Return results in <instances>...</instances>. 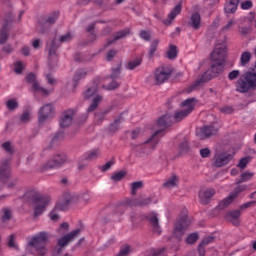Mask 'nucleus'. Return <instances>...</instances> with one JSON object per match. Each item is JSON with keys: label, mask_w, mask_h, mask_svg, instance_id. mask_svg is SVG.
Returning a JSON list of instances; mask_svg holds the SVG:
<instances>
[{"label": "nucleus", "mask_w": 256, "mask_h": 256, "mask_svg": "<svg viewBox=\"0 0 256 256\" xmlns=\"http://www.w3.org/2000/svg\"><path fill=\"white\" fill-rule=\"evenodd\" d=\"M116 55H117V51L115 50L109 51L106 56V61H112L113 57H115Z\"/></svg>", "instance_id": "680f3d73"}, {"label": "nucleus", "mask_w": 256, "mask_h": 256, "mask_svg": "<svg viewBox=\"0 0 256 256\" xmlns=\"http://www.w3.org/2000/svg\"><path fill=\"white\" fill-rule=\"evenodd\" d=\"M239 75H241V72L239 70H234L228 74V79L230 81H235Z\"/></svg>", "instance_id": "603ef678"}, {"label": "nucleus", "mask_w": 256, "mask_h": 256, "mask_svg": "<svg viewBox=\"0 0 256 256\" xmlns=\"http://www.w3.org/2000/svg\"><path fill=\"white\" fill-rule=\"evenodd\" d=\"M180 155H184V153L189 152V143L187 141L182 142L179 146Z\"/></svg>", "instance_id": "a18cd8bd"}, {"label": "nucleus", "mask_w": 256, "mask_h": 256, "mask_svg": "<svg viewBox=\"0 0 256 256\" xmlns=\"http://www.w3.org/2000/svg\"><path fill=\"white\" fill-rule=\"evenodd\" d=\"M46 78H47V81L50 85H54L55 84V79L53 77H51L50 74H46Z\"/></svg>", "instance_id": "774afa93"}, {"label": "nucleus", "mask_w": 256, "mask_h": 256, "mask_svg": "<svg viewBox=\"0 0 256 256\" xmlns=\"http://www.w3.org/2000/svg\"><path fill=\"white\" fill-rule=\"evenodd\" d=\"M113 167V162L109 161L100 167L101 171H109Z\"/></svg>", "instance_id": "052dcab7"}, {"label": "nucleus", "mask_w": 256, "mask_h": 256, "mask_svg": "<svg viewBox=\"0 0 256 256\" xmlns=\"http://www.w3.org/2000/svg\"><path fill=\"white\" fill-rule=\"evenodd\" d=\"M233 160V154H229L227 152H222L215 154L214 156V167H225V165H229Z\"/></svg>", "instance_id": "9b49d317"}, {"label": "nucleus", "mask_w": 256, "mask_h": 256, "mask_svg": "<svg viewBox=\"0 0 256 256\" xmlns=\"http://www.w3.org/2000/svg\"><path fill=\"white\" fill-rule=\"evenodd\" d=\"M200 156L203 159H207V157H211V149H209V148L200 149Z\"/></svg>", "instance_id": "3c124183"}, {"label": "nucleus", "mask_w": 256, "mask_h": 256, "mask_svg": "<svg viewBox=\"0 0 256 256\" xmlns=\"http://www.w3.org/2000/svg\"><path fill=\"white\" fill-rule=\"evenodd\" d=\"M256 205V201H250V202H246L244 204H242L240 206V209L243 210V209H249V207H255Z\"/></svg>", "instance_id": "13d9d810"}, {"label": "nucleus", "mask_w": 256, "mask_h": 256, "mask_svg": "<svg viewBox=\"0 0 256 256\" xmlns=\"http://www.w3.org/2000/svg\"><path fill=\"white\" fill-rule=\"evenodd\" d=\"M219 128L213 124L210 126H203L202 128H198L196 131L197 137L199 139H208V137H212V135H217Z\"/></svg>", "instance_id": "9d476101"}, {"label": "nucleus", "mask_w": 256, "mask_h": 256, "mask_svg": "<svg viewBox=\"0 0 256 256\" xmlns=\"http://www.w3.org/2000/svg\"><path fill=\"white\" fill-rule=\"evenodd\" d=\"M141 39H144V41H149L151 39V33L149 31H141L140 32Z\"/></svg>", "instance_id": "6e6d98bb"}, {"label": "nucleus", "mask_w": 256, "mask_h": 256, "mask_svg": "<svg viewBox=\"0 0 256 256\" xmlns=\"http://www.w3.org/2000/svg\"><path fill=\"white\" fill-rule=\"evenodd\" d=\"M242 9L247 10L251 9L253 7V2L251 1H245L241 4Z\"/></svg>", "instance_id": "bf43d9fd"}, {"label": "nucleus", "mask_w": 256, "mask_h": 256, "mask_svg": "<svg viewBox=\"0 0 256 256\" xmlns=\"http://www.w3.org/2000/svg\"><path fill=\"white\" fill-rule=\"evenodd\" d=\"M65 209L66 207L63 204H56L55 208L49 214L51 221H59V211H65Z\"/></svg>", "instance_id": "393cba45"}, {"label": "nucleus", "mask_w": 256, "mask_h": 256, "mask_svg": "<svg viewBox=\"0 0 256 256\" xmlns=\"http://www.w3.org/2000/svg\"><path fill=\"white\" fill-rule=\"evenodd\" d=\"M159 43H160L159 39H154L151 42V45L148 51L149 57H155V53L157 52V47H159Z\"/></svg>", "instance_id": "7c9ffc66"}, {"label": "nucleus", "mask_w": 256, "mask_h": 256, "mask_svg": "<svg viewBox=\"0 0 256 256\" xmlns=\"http://www.w3.org/2000/svg\"><path fill=\"white\" fill-rule=\"evenodd\" d=\"M129 33H131V30L129 28H126V29L118 32L114 36V41H117V39H123V37H127V35H129Z\"/></svg>", "instance_id": "a19ab883"}, {"label": "nucleus", "mask_w": 256, "mask_h": 256, "mask_svg": "<svg viewBox=\"0 0 256 256\" xmlns=\"http://www.w3.org/2000/svg\"><path fill=\"white\" fill-rule=\"evenodd\" d=\"M169 77H171V71L165 68H159L156 70L155 80L158 85H161V83H165V81H167Z\"/></svg>", "instance_id": "f3484780"}, {"label": "nucleus", "mask_w": 256, "mask_h": 256, "mask_svg": "<svg viewBox=\"0 0 256 256\" xmlns=\"http://www.w3.org/2000/svg\"><path fill=\"white\" fill-rule=\"evenodd\" d=\"M101 155V151L99 149H93L84 154V158L86 161H93L97 159Z\"/></svg>", "instance_id": "cd10ccee"}, {"label": "nucleus", "mask_w": 256, "mask_h": 256, "mask_svg": "<svg viewBox=\"0 0 256 256\" xmlns=\"http://www.w3.org/2000/svg\"><path fill=\"white\" fill-rule=\"evenodd\" d=\"M32 46L34 49H39V47H41V40L40 39H36L32 42Z\"/></svg>", "instance_id": "0e129e2a"}, {"label": "nucleus", "mask_w": 256, "mask_h": 256, "mask_svg": "<svg viewBox=\"0 0 256 256\" xmlns=\"http://www.w3.org/2000/svg\"><path fill=\"white\" fill-rule=\"evenodd\" d=\"M120 73H121V68L120 67L114 69L113 73L111 75V79H117V77H119Z\"/></svg>", "instance_id": "e2e57ef3"}, {"label": "nucleus", "mask_w": 256, "mask_h": 256, "mask_svg": "<svg viewBox=\"0 0 256 256\" xmlns=\"http://www.w3.org/2000/svg\"><path fill=\"white\" fill-rule=\"evenodd\" d=\"M9 219H11V210H9V208H4L1 211V221L2 223H7Z\"/></svg>", "instance_id": "c9c22d12"}, {"label": "nucleus", "mask_w": 256, "mask_h": 256, "mask_svg": "<svg viewBox=\"0 0 256 256\" xmlns=\"http://www.w3.org/2000/svg\"><path fill=\"white\" fill-rule=\"evenodd\" d=\"M196 100L195 98H189L181 104L182 110L176 111L174 116L171 117L169 114H165L160 117L157 121L158 130L153 134V136L147 140V145L154 149L157 147V143H159V135L171 125V123H179L185 119L188 115L191 114L195 107Z\"/></svg>", "instance_id": "f257e3e1"}, {"label": "nucleus", "mask_w": 256, "mask_h": 256, "mask_svg": "<svg viewBox=\"0 0 256 256\" xmlns=\"http://www.w3.org/2000/svg\"><path fill=\"white\" fill-rule=\"evenodd\" d=\"M79 233H81V229H76L62 236L60 239H58V242H57V245L59 247L58 253H61V249H63V247H67L69 243H72V241H75V239L79 237Z\"/></svg>", "instance_id": "0eeeda50"}, {"label": "nucleus", "mask_w": 256, "mask_h": 256, "mask_svg": "<svg viewBox=\"0 0 256 256\" xmlns=\"http://www.w3.org/2000/svg\"><path fill=\"white\" fill-rule=\"evenodd\" d=\"M238 93H249L256 87V70L247 71L235 83Z\"/></svg>", "instance_id": "20e7f679"}, {"label": "nucleus", "mask_w": 256, "mask_h": 256, "mask_svg": "<svg viewBox=\"0 0 256 256\" xmlns=\"http://www.w3.org/2000/svg\"><path fill=\"white\" fill-rule=\"evenodd\" d=\"M215 195V189L213 188H202L199 192V200L202 205H207L211 198Z\"/></svg>", "instance_id": "2eb2a0df"}, {"label": "nucleus", "mask_w": 256, "mask_h": 256, "mask_svg": "<svg viewBox=\"0 0 256 256\" xmlns=\"http://www.w3.org/2000/svg\"><path fill=\"white\" fill-rule=\"evenodd\" d=\"M55 115V108L51 104H46L42 106L38 112V121L39 123H45L49 119H53Z\"/></svg>", "instance_id": "6e6552de"}, {"label": "nucleus", "mask_w": 256, "mask_h": 256, "mask_svg": "<svg viewBox=\"0 0 256 256\" xmlns=\"http://www.w3.org/2000/svg\"><path fill=\"white\" fill-rule=\"evenodd\" d=\"M181 9V3L177 4L168 14V18L163 21L164 25H171L173 20H175V17L181 14Z\"/></svg>", "instance_id": "b1692460"}, {"label": "nucleus", "mask_w": 256, "mask_h": 256, "mask_svg": "<svg viewBox=\"0 0 256 256\" xmlns=\"http://www.w3.org/2000/svg\"><path fill=\"white\" fill-rule=\"evenodd\" d=\"M235 25H237V21L230 20V21L227 22L226 25H224L222 27V31H231V29H233V27H235Z\"/></svg>", "instance_id": "49530a36"}, {"label": "nucleus", "mask_w": 256, "mask_h": 256, "mask_svg": "<svg viewBox=\"0 0 256 256\" xmlns=\"http://www.w3.org/2000/svg\"><path fill=\"white\" fill-rule=\"evenodd\" d=\"M240 217L241 211L239 210L230 211L225 215V219L230 221L232 225H239L241 223Z\"/></svg>", "instance_id": "5701e85b"}, {"label": "nucleus", "mask_w": 256, "mask_h": 256, "mask_svg": "<svg viewBox=\"0 0 256 256\" xmlns=\"http://www.w3.org/2000/svg\"><path fill=\"white\" fill-rule=\"evenodd\" d=\"M197 239H199V234L197 233H192L190 234L187 238H186V243L188 245H193V243H195L197 241Z\"/></svg>", "instance_id": "37998d69"}, {"label": "nucleus", "mask_w": 256, "mask_h": 256, "mask_svg": "<svg viewBox=\"0 0 256 256\" xmlns=\"http://www.w3.org/2000/svg\"><path fill=\"white\" fill-rule=\"evenodd\" d=\"M17 236L15 234H11L8 238V246L12 249H17V242H16Z\"/></svg>", "instance_id": "79ce46f5"}, {"label": "nucleus", "mask_w": 256, "mask_h": 256, "mask_svg": "<svg viewBox=\"0 0 256 256\" xmlns=\"http://www.w3.org/2000/svg\"><path fill=\"white\" fill-rule=\"evenodd\" d=\"M2 148L6 150L7 153H13V145H11L10 142L2 144Z\"/></svg>", "instance_id": "4d7b16f0"}, {"label": "nucleus", "mask_w": 256, "mask_h": 256, "mask_svg": "<svg viewBox=\"0 0 256 256\" xmlns=\"http://www.w3.org/2000/svg\"><path fill=\"white\" fill-rule=\"evenodd\" d=\"M8 37L9 31L7 30V26H4L0 32V45H4V43H7Z\"/></svg>", "instance_id": "72a5a7b5"}, {"label": "nucleus", "mask_w": 256, "mask_h": 256, "mask_svg": "<svg viewBox=\"0 0 256 256\" xmlns=\"http://www.w3.org/2000/svg\"><path fill=\"white\" fill-rule=\"evenodd\" d=\"M177 53H178L177 46L171 44L167 51V58L168 59H177Z\"/></svg>", "instance_id": "2f4dec72"}, {"label": "nucleus", "mask_w": 256, "mask_h": 256, "mask_svg": "<svg viewBox=\"0 0 256 256\" xmlns=\"http://www.w3.org/2000/svg\"><path fill=\"white\" fill-rule=\"evenodd\" d=\"M125 175H126L125 171H120V172L112 175L111 180L112 181H121V179H123V177H125Z\"/></svg>", "instance_id": "8fccbe9b"}, {"label": "nucleus", "mask_w": 256, "mask_h": 256, "mask_svg": "<svg viewBox=\"0 0 256 256\" xmlns=\"http://www.w3.org/2000/svg\"><path fill=\"white\" fill-rule=\"evenodd\" d=\"M50 201L49 197H39L34 203V216L39 217V215H42Z\"/></svg>", "instance_id": "f8f14e48"}, {"label": "nucleus", "mask_w": 256, "mask_h": 256, "mask_svg": "<svg viewBox=\"0 0 256 256\" xmlns=\"http://www.w3.org/2000/svg\"><path fill=\"white\" fill-rule=\"evenodd\" d=\"M49 239V234L47 232H40L36 236L32 237L28 246L27 252L35 256H43L47 253V248H45V243Z\"/></svg>", "instance_id": "7ed1b4c3"}, {"label": "nucleus", "mask_w": 256, "mask_h": 256, "mask_svg": "<svg viewBox=\"0 0 256 256\" xmlns=\"http://www.w3.org/2000/svg\"><path fill=\"white\" fill-rule=\"evenodd\" d=\"M61 230H63L64 232L69 231V224L68 223L61 224V226H60L58 231H61Z\"/></svg>", "instance_id": "338daca9"}, {"label": "nucleus", "mask_w": 256, "mask_h": 256, "mask_svg": "<svg viewBox=\"0 0 256 256\" xmlns=\"http://www.w3.org/2000/svg\"><path fill=\"white\" fill-rule=\"evenodd\" d=\"M251 52L245 51L241 54L240 57V65L241 67H245V65H248V63L251 61Z\"/></svg>", "instance_id": "c756f323"}, {"label": "nucleus", "mask_w": 256, "mask_h": 256, "mask_svg": "<svg viewBox=\"0 0 256 256\" xmlns=\"http://www.w3.org/2000/svg\"><path fill=\"white\" fill-rule=\"evenodd\" d=\"M26 79H27L28 83L33 84V91L43 93V95H49V93H51V91H49L39 85V83L36 81L35 74H33V73L28 74Z\"/></svg>", "instance_id": "dca6fc26"}, {"label": "nucleus", "mask_w": 256, "mask_h": 256, "mask_svg": "<svg viewBox=\"0 0 256 256\" xmlns=\"http://www.w3.org/2000/svg\"><path fill=\"white\" fill-rule=\"evenodd\" d=\"M37 197H39V192L35 189H29L24 194L25 199H37Z\"/></svg>", "instance_id": "f704fd0d"}, {"label": "nucleus", "mask_w": 256, "mask_h": 256, "mask_svg": "<svg viewBox=\"0 0 256 256\" xmlns=\"http://www.w3.org/2000/svg\"><path fill=\"white\" fill-rule=\"evenodd\" d=\"M223 69H225V62H212V66L208 71L210 73V79L223 73Z\"/></svg>", "instance_id": "aec40b11"}, {"label": "nucleus", "mask_w": 256, "mask_h": 256, "mask_svg": "<svg viewBox=\"0 0 256 256\" xmlns=\"http://www.w3.org/2000/svg\"><path fill=\"white\" fill-rule=\"evenodd\" d=\"M85 77H87V71H85V69H79L76 71L72 82L67 84V87L69 89H75V87H77V82L81 81V79H85Z\"/></svg>", "instance_id": "412c9836"}, {"label": "nucleus", "mask_w": 256, "mask_h": 256, "mask_svg": "<svg viewBox=\"0 0 256 256\" xmlns=\"http://www.w3.org/2000/svg\"><path fill=\"white\" fill-rule=\"evenodd\" d=\"M106 82H107V79H101L98 77L93 81V85L83 93L84 99L92 100L91 105L87 109L88 113H92V111H95V109H97L99 107V104L103 101V96L98 92L99 87L101 86V83H103L102 84L103 89H107V91H111L119 87V84L114 80H112V83L108 86L107 84H105Z\"/></svg>", "instance_id": "f03ea898"}, {"label": "nucleus", "mask_w": 256, "mask_h": 256, "mask_svg": "<svg viewBox=\"0 0 256 256\" xmlns=\"http://www.w3.org/2000/svg\"><path fill=\"white\" fill-rule=\"evenodd\" d=\"M253 172H244L241 174V179L237 183H245L253 179Z\"/></svg>", "instance_id": "4c0bfd02"}, {"label": "nucleus", "mask_w": 256, "mask_h": 256, "mask_svg": "<svg viewBox=\"0 0 256 256\" xmlns=\"http://www.w3.org/2000/svg\"><path fill=\"white\" fill-rule=\"evenodd\" d=\"M249 161H251L250 157H244V158L240 159L237 167H239L240 169H245L247 167V165H249Z\"/></svg>", "instance_id": "c03bdc74"}, {"label": "nucleus", "mask_w": 256, "mask_h": 256, "mask_svg": "<svg viewBox=\"0 0 256 256\" xmlns=\"http://www.w3.org/2000/svg\"><path fill=\"white\" fill-rule=\"evenodd\" d=\"M11 177V161L4 160L0 164V181H7Z\"/></svg>", "instance_id": "4468645a"}, {"label": "nucleus", "mask_w": 256, "mask_h": 256, "mask_svg": "<svg viewBox=\"0 0 256 256\" xmlns=\"http://www.w3.org/2000/svg\"><path fill=\"white\" fill-rule=\"evenodd\" d=\"M189 27L194 29L195 31H199L201 27H203V23L201 22V14L200 13H193L190 16V19L188 21Z\"/></svg>", "instance_id": "a211bd4d"}, {"label": "nucleus", "mask_w": 256, "mask_h": 256, "mask_svg": "<svg viewBox=\"0 0 256 256\" xmlns=\"http://www.w3.org/2000/svg\"><path fill=\"white\" fill-rule=\"evenodd\" d=\"M20 121L22 123H27L28 121H31V112L30 111L23 112V114L20 116Z\"/></svg>", "instance_id": "de8ad7c7"}, {"label": "nucleus", "mask_w": 256, "mask_h": 256, "mask_svg": "<svg viewBox=\"0 0 256 256\" xmlns=\"http://www.w3.org/2000/svg\"><path fill=\"white\" fill-rule=\"evenodd\" d=\"M6 106L9 109V111H15L17 107H19V103H17V100L10 99L6 102Z\"/></svg>", "instance_id": "58836bf2"}, {"label": "nucleus", "mask_w": 256, "mask_h": 256, "mask_svg": "<svg viewBox=\"0 0 256 256\" xmlns=\"http://www.w3.org/2000/svg\"><path fill=\"white\" fill-rule=\"evenodd\" d=\"M73 40V34L68 32L67 34L61 36L60 43H69V41Z\"/></svg>", "instance_id": "09e8293b"}, {"label": "nucleus", "mask_w": 256, "mask_h": 256, "mask_svg": "<svg viewBox=\"0 0 256 256\" xmlns=\"http://www.w3.org/2000/svg\"><path fill=\"white\" fill-rule=\"evenodd\" d=\"M143 187V182H134L132 183V193L135 195L137 193L138 189H141Z\"/></svg>", "instance_id": "5fc2aeb1"}, {"label": "nucleus", "mask_w": 256, "mask_h": 256, "mask_svg": "<svg viewBox=\"0 0 256 256\" xmlns=\"http://www.w3.org/2000/svg\"><path fill=\"white\" fill-rule=\"evenodd\" d=\"M209 243H213V237H207L200 243L198 246L200 256H205V245H209Z\"/></svg>", "instance_id": "c85d7f7f"}, {"label": "nucleus", "mask_w": 256, "mask_h": 256, "mask_svg": "<svg viewBox=\"0 0 256 256\" xmlns=\"http://www.w3.org/2000/svg\"><path fill=\"white\" fill-rule=\"evenodd\" d=\"M247 190V185H238L232 193L226 198H224L220 203H219V208L220 209H225V207H229L231 203H233L236 199V197H239L240 193H243V191Z\"/></svg>", "instance_id": "39448f33"}, {"label": "nucleus", "mask_w": 256, "mask_h": 256, "mask_svg": "<svg viewBox=\"0 0 256 256\" xmlns=\"http://www.w3.org/2000/svg\"><path fill=\"white\" fill-rule=\"evenodd\" d=\"M47 47L49 48V55H50V59H53V55H55L57 48L59 47L58 45H56L55 40L52 41L51 45L49 46V44H47Z\"/></svg>", "instance_id": "ea45409f"}, {"label": "nucleus", "mask_w": 256, "mask_h": 256, "mask_svg": "<svg viewBox=\"0 0 256 256\" xmlns=\"http://www.w3.org/2000/svg\"><path fill=\"white\" fill-rule=\"evenodd\" d=\"M179 185V177L177 175L170 176L163 184L165 189H173V187H177Z\"/></svg>", "instance_id": "bb28decb"}, {"label": "nucleus", "mask_w": 256, "mask_h": 256, "mask_svg": "<svg viewBox=\"0 0 256 256\" xmlns=\"http://www.w3.org/2000/svg\"><path fill=\"white\" fill-rule=\"evenodd\" d=\"M139 65H141V58H136L135 60L129 61L126 64V69L133 71V69H136V67H139Z\"/></svg>", "instance_id": "473e14b6"}, {"label": "nucleus", "mask_w": 256, "mask_h": 256, "mask_svg": "<svg viewBox=\"0 0 256 256\" xmlns=\"http://www.w3.org/2000/svg\"><path fill=\"white\" fill-rule=\"evenodd\" d=\"M227 46L225 43L216 44L214 50L210 55V59L212 63H225V50Z\"/></svg>", "instance_id": "423d86ee"}, {"label": "nucleus", "mask_w": 256, "mask_h": 256, "mask_svg": "<svg viewBox=\"0 0 256 256\" xmlns=\"http://www.w3.org/2000/svg\"><path fill=\"white\" fill-rule=\"evenodd\" d=\"M147 220L152 225L154 233L161 235V227L159 226V218L157 217V214L155 212L148 214Z\"/></svg>", "instance_id": "4be33fe9"}, {"label": "nucleus", "mask_w": 256, "mask_h": 256, "mask_svg": "<svg viewBox=\"0 0 256 256\" xmlns=\"http://www.w3.org/2000/svg\"><path fill=\"white\" fill-rule=\"evenodd\" d=\"M15 185H17V179L10 180V181L7 183V187H8L9 189L15 187Z\"/></svg>", "instance_id": "69168bd1"}, {"label": "nucleus", "mask_w": 256, "mask_h": 256, "mask_svg": "<svg viewBox=\"0 0 256 256\" xmlns=\"http://www.w3.org/2000/svg\"><path fill=\"white\" fill-rule=\"evenodd\" d=\"M75 115V111L68 110L63 113L60 119V127L65 128L69 127L73 123V116Z\"/></svg>", "instance_id": "6ab92c4d"}, {"label": "nucleus", "mask_w": 256, "mask_h": 256, "mask_svg": "<svg viewBox=\"0 0 256 256\" xmlns=\"http://www.w3.org/2000/svg\"><path fill=\"white\" fill-rule=\"evenodd\" d=\"M238 5L239 0H228L224 6L225 13H235V11H237Z\"/></svg>", "instance_id": "a878e982"}, {"label": "nucleus", "mask_w": 256, "mask_h": 256, "mask_svg": "<svg viewBox=\"0 0 256 256\" xmlns=\"http://www.w3.org/2000/svg\"><path fill=\"white\" fill-rule=\"evenodd\" d=\"M190 225L191 220H189L187 216H183L180 220H178V222L175 225V229L173 232L174 237H176V239H179L180 241L181 237H183L185 229H187V227H189Z\"/></svg>", "instance_id": "1a4fd4ad"}, {"label": "nucleus", "mask_w": 256, "mask_h": 256, "mask_svg": "<svg viewBox=\"0 0 256 256\" xmlns=\"http://www.w3.org/2000/svg\"><path fill=\"white\" fill-rule=\"evenodd\" d=\"M23 69H25V63L23 61H17L14 63V71L17 75H21V73H23Z\"/></svg>", "instance_id": "e433bc0d"}, {"label": "nucleus", "mask_w": 256, "mask_h": 256, "mask_svg": "<svg viewBox=\"0 0 256 256\" xmlns=\"http://www.w3.org/2000/svg\"><path fill=\"white\" fill-rule=\"evenodd\" d=\"M133 205H141V206L151 205V198H144L138 202H133Z\"/></svg>", "instance_id": "864d4df0"}, {"label": "nucleus", "mask_w": 256, "mask_h": 256, "mask_svg": "<svg viewBox=\"0 0 256 256\" xmlns=\"http://www.w3.org/2000/svg\"><path fill=\"white\" fill-rule=\"evenodd\" d=\"M67 161V156L65 154H57L51 160H49L45 169H55L57 167H61Z\"/></svg>", "instance_id": "ddd939ff"}]
</instances>
